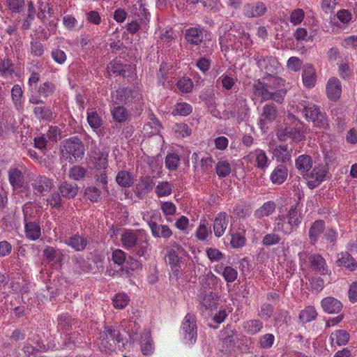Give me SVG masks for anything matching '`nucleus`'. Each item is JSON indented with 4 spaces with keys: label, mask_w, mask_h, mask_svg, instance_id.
<instances>
[{
    "label": "nucleus",
    "mask_w": 357,
    "mask_h": 357,
    "mask_svg": "<svg viewBox=\"0 0 357 357\" xmlns=\"http://www.w3.org/2000/svg\"><path fill=\"white\" fill-rule=\"evenodd\" d=\"M45 260L53 265L60 264L63 260V253L61 250L52 247H47L43 251Z\"/></svg>",
    "instance_id": "26"
},
{
    "label": "nucleus",
    "mask_w": 357,
    "mask_h": 357,
    "mask_svg": "<svg viewBox=\"0 0 357 357\" xmlns=\"http://www.w3.org/2000/svg\"><path fill=\"white\" fill-rule=\"evenodd\" d=\"M267 11L266 4L261 1L247 3L243 7V13L248 17H259Z\"/></svg>",
    "instance_id": "14"
},
{
    "label": "nucleus",
    "mask_w": 357,
    "mask_h": 357,
    "mask_svg": "<svg viewBox=\"0 0 357 357\" xmlns=\"http://www.w3.org/2000/svg\"><path fill=\"white\" fill-rule=\"evenodd\" d=\"M174 130L178 136L185 137L190 136L191 130L185 123H177L174 126Z\"/></svg>",
    "instance_id": "64"
},
{
    "label": "nucleus",
    "mask_w": 357,
    "mask_h": 357,
    "mask_svg": "<svg viewBox=\"0 0 357 357\" xmlns=\"http://www.w3.org/2000/svg\"><path fill=\"white\" fill-rule=\"evenodd\" d=\"M172 185L167 181L159 182L156 186L155 192L158 197H167L172 192Z\"/></svg>",
    "instance_id": "44"
},
{
    "label": "nucleus",
    "mask_w": 357,
    "mask_h": 357,
    "mask_svg": "<svg viewBox=\"0 0 357 357\" xmlns=\"http://www.w3.org/2000/svg\"><path fill=\"white\" fill-rule=\"evenodd\" d=\"M30 182L33 194L36 195H45L51 190L53 185L50 179L39 175H33Z\"/></svg>",
    "instance_id": "7"
},
{
    "label": "nucleus",
    "mask_w": 357,
    "mask_h": 357,
    "mask_svg": "<svg viewBox=\"0 0 357 357\" xmlns=\"http://www.w3.org/2000/svg\"><path fill=\"white\" fill-rule=\"evenodd\" d=\"M287 169L284 165L278 166L271 174V180L275 184H282L287 178Z\"/></svg>",
    "instance_id": "33"
},
{
    "label": "nucleus",
    "mask_w": 357,
    "mask_h": 357,
    "mask_svg": "<svg viewBox=\"0 0 357 357\" xmlns=\"http://www.w3.org/2000/svg\"><path fill=\"white\" fill-rule=\"evenodd\" d=\"M284 81L282 79L273 76L270 77L269 82L267 83V86L270 91L275 90V91H278L279 89H282L286 92V91L282 88L284 86Z\"/></svg>",
    "instance_id": "59"
},
{
    "label": "nucleus",
    "mask_w": 357,
    "mask_h": 357,
    "mask_svg": "<svg viewBox=\"0 0 357 357\" xmlns=\"http://www.w3.org/2000/svg\"><path fill=\"white\" fill-rule=\"evenodd\" d=\"M275 208L276 204L274 202H266L255 211L254 215L256 218L259 219L269 216L275 211Z\"/></svg>",
    "instance_id": "31"
},
{
    "label": "nucleus",
    "mask_w": 357,
    "mask_h": 357,
    "mask_svg": "<svg viewBox=\"0 0 357 357\" xmlns=\"http://www.w3.org/2000/svg\"><path fill=\"white\" fill-rule=\"evenodd\" d=\"M87 121L91 128L93 130L99 128L102 123V118L94 109H88Z\"/></svg>",
    "instance_id": "43"
},
{
    "label": "nucleus",
    "mask_w": 357,
    "mask_h": 357,
    "mask_svg": "<svg viewBox=\"0 0 357 357\" xmlns=\"http://www.w3.org/2000/svg\"><path fill=\"white\" fill-rule=\"evenodd\" d=\"M120 341L121 338L119 333L112 326H106L105 330L99 333L97 344L101 351L107 352L113 349L116 342Z\"/></svg>",
    "instance_id": "2"
},
{
    "label": "nucleus",
    "mask_w": 357,
    "mask_h": 357,
    "mask_svg": "<svg viewBox=\"0 0 357 357\" xmlns=\"http://www.w3.org/2000/svg\"><path fill=\"white\" fill-rule=\"evenodd\" d=\"M215 170L219 177H227L231 172V166L229 161L225 160H219L215 165Z\"/></svg>",
    "instance_id": "42"
},
{
    "label": "nucleus",
    "mask_w": 357,
    "mask_h": 357,
    "mask_svg": "<svg viewBox=\"0 0 357 357\" xmlns=\"http://www.w3.org/2000/svg\"><path fill=\"white\" fill-rule=\"evenodd\" d=\"M160 209L162 210L163 215L166 217L167 221L171 222L172 220L169 216L174 215L176 213V206L175 204L171 202H161Z\"/></svg>",
    "instance_id": "48"
},
{
    "label": "nucleus",
    "mask_w": 357,
    "mask_h": 357,
    "mask_svg": "<svg viewBox=\"0 0 357 357\" xmlns=\"http://www.w3.org/2000/svg\"><path fill=\"white\" fill-rule=\"evenodd\" d=\"M209 229L205 222H201L195 231V236L199 241H205L209 234Z\"/></svg>",
    "instance_id": "62"
},
{
    "label": "nucleus",
    "mask_w": 357,
    "mask_h": 357,
    "mask_svg": "<svg viewBox=\"0 0 357 357\" xmlns=\"http://www.w3.org/2000/svg\"><path fill=\"white\" fill-rule=\"evenodd\" d=\"M202 306L206 310H213L217 307L218 296L213 292L206 293L199 296Z\"/></svg>",
    "instance_id": "28"
},
{
    "label": "nucleus",
    "mask_w": 357,
    "mask_h": 357,
    "mask_svg": "<svg viewBox=\"0 0 357 357\" xmlns=\"http://www.w3.org/2000/svg\"><path fill=\"white\" fill-rule=\"evenodd\" d=\"M134 98L131 89L125 87H119L116 91L112 93L111 96L112 100L116 104L126 103Z\"/></svg>",
    "instance_id": "18"
},
{
    "label": "nucleus",
    "mask_w": 357,
    "mask_h": 357,
    "mask_svg": "<svg viewBox=\"0 0 357 357\" xmlns=\"http://www.w3.org/2000/svg\"><path fill=\"white\" fill-rule=\"evenodd\" d=\"M278 116V110L273 104H266L263 107L262 113L259 120L260 128L265 132L268 124L273 123Z\"/></svg>",
    "instance_id": "9"
},
{
    "label": "nucleus",
    "mask_w": 357,
    "mask_h": 357,
    "mask_svg": "<svg viewBox=\"0 0 357 357\" xmlns=\"http://www.w3.org/2000/svg\"><path fill=\"white\" fill-rule=\"evenodd\" d=\"M93 164L97 169H105L108 166V154L96 151L93 155Z\"/></svg>",
    "instance_id": "35"
},
{
    "label": "nucleus",
    "mask_w": 357,
    "mask_h": 357,
    "mask_svg": "<svg viewBox=\"0 0 357 357\" xmlns=\"http://www.w3.org/2000/svg\"><path fill=\"white\" fill-rule=\"evenodd\" d=\"M222 275L227 282H232L236 280L238 272L231 266H226L224 268Z\"/></svg>",
    "instance_id": "61"
},
{
    "label": "nucleus",
    "mask_w": 357,
    "mask_h": 357,
    "mask_svg": "<svg viewBox=\"0 0 357 357\" xmlns=\"http://www.w3.org/2000/svg\"><path fill=\"white\" fill-rule=\"evenodd\" d=\"M305 18V12L302 8L293 10L289 15V22L294 26L299 25Z\"/></svg>",
    "instance_id": "49"
},
{
    "label": "nucleus",
    "mask_w": 357,
    "mask_h": 357,
    "mask_svg": "<svg viewBox=\"0 0 357 357\" xmlns=\"http://www.w3.org/2000/svg\"><path fill=\"white\" fill-rule=\"evenodd\" d=\"M325 229V222L323 220H319L314 221L311 225L308 232L310 242L314 244L324 233Z\"/></svg>",
    "instance_id": "24"
},
{
    "label": "nucleus",
    "mask_w": 357,
    "mask_h": 357,
    "mask_svg": "<svg viewBox=\"0 0 357 357\" xmlns=\"http://www.w3.org/2000/svg\"><path fill=\"white\" fill-rule=\"evenodd\" d=\"M56 90V86L52 82H46L40 85L38 92L41 96L48 97Z\"/></svg>",
    "instance_id": "58"
},
{
    "label": "nucleus",
    "mask_w": 357,
    "mask_h": 357,
    "mask_svg": "<svg viewBox=\"0 0 357 357\" xmlns=\"http://www.w3.org/2000/svg\"><path fill=\"white\" fill-rule=\"evenodd\" d=\"M312 165V160L309 155H301L296 160V166L302 174L307 172Z\"/></svg>",
    "instance_id": "39"
},
{
    "label": "nucleus",
    "mask_w": 357,
    "mask_h": 357,
    "mask_svg": "<svg viewBox=\"0 0 357 357\" xmlns=\"http://www.w3.org/2000/svg\"><path fill=\"white\" fill-rule=\"evenodd\" d=\"M148 225L154 237L169 238L172 235V231L167 225H159L152 221H149Z\"/></svg>",
    "instance_id": "21"
},
{
    "label": "nucleus",
    "mask_w": 357,
    "mask_h": 357,
    "mask_svg": "<svg viewBox=\"0 0 357 357\" xmlns=\"http://www.w3.org/2000/svg\"><path fill=\"white\" fill-rule=\"evenodd\" d=\"M112 114L114 119L117 122H123L128 119V112L126 109L121 106L114 107L112 110Z\"/></svg>",
    "instance_id": "52"
},
{
    "label": "nucleus",
    "mask_w": 357,
    "mask_h": 357,
    "mask_svg": "<svg viewBox=\"0 0 357 357\" xmlns=\"http://www.w3.org/2000/svg\"><path fill=\"white\" fill-rule=\"evenodd\" d=\"M134 176L128 171H119L116 176V183L121 187L129 188L134 183Z\"/></svg>",
    "instance_id": "32"
},
{
    "label": "nucleus",
    "mask_w": 357,
    "mask_h": 357,
    "mask_svg": "<svg viewBox=\"0 0 357 357\" xmlns=\"http://www.w3.org/2000/svg\"><path fill=\"white\" fill-rule=\"evenodd\" d=\"M255 59L261 70L268 73H275L279 67V62L273 56H264L258 52L255 54Z\"/></svg>",
    "instance_id": "12"
},
{
    "label": "nucleus",
    "mask_w": 357,
    "mask_h": 357,
    "mask_svg": "<svg viewBox=\"0 0 357 357\" xmlns=\"http://www.w3.org/2000/svg\"><path fill=\"white\" fill-rule=\"evenodd\" d=\"M86 169L80 166H74L69 171V177L73 180H81L84 178Z\"/></svg>",
    "instance_id": "57"
},
{
    "label": "nucleus",
    "mask_w": 357,
    "mask_h": 357,
    "mask_svg": "<svg viewBox=\"0 0 357 357\" xmlns=\"http://www.w3.org/2000/svg\"><path fill=\"white\" fill-rule=\"evenodd\" d=\"M8 178L11 185L14 188H19L22 186L24 178L22 172L17 168H13L8 171Z\"/></svg>",
    "instance_id": "34"
},
{
    "label": "nucleus",
    "mask_w": 357,
    "mask_h": 357,
    "mask_svg": "<svg viewBox=\"0 0 357 357\" xmlns=\"http://www.w3.org/2000/svg\"><path fill=\"white\" fill-rule=\"evenodd\" d=\"M34 114L38 119L51 120L53 118V113L51 109L46 107H36L34 108Z\"/></svg>",
    "instance_id": "54"
},
{
    "label": "nucleus",
    "mask_w": 357,
    "mask_h": 357,
    "mask_svg": "<svg viewBox=\"0 0 357 357\" xmlns=\"http://www.w3.org/2000/svg\"><path fill=\"white\" fill-rule=\"evenodd\" d=\"M145 234L142 230L126 231L121 238L123 246L128 250L135 248L139 241L144 238Z\"/></svg>",
    "instance_id": "10"
},
{
    "label": "nucleus",
    "mask_w": 357,
    "mask_h": 357,
    "mask_svg": "<svg viewBox=\"0 0 357 357\" xmlns=\"http://www.w3.org/2000/svg\"><path fill=\"white\" fill-rule=\"evenodd\" d=\"M155 183L151 176L142 178L136 186V190L139 195H144L151 192Z\"/></svg>",
    "instance_id": "30"
},
{
    "label": "nucleus",
    "mask_w": 357,
    "mask_h": 357,
    "mask_svg": "<svg viewBox=\"0 0 357 357\" xmlns=\"http://www.w3.org/2000/svg\"><path fill=\"white\" fill-rule=\"evenodd\" d=\"M185 36L188 43L195 45L202 43L204 38L202 30L196 27L187 29Z\"/></svg>",
    "instance_id": "29"
},
{
    "label": "nucleus",
    "mask_w": 357,
    "mask_h": 357,
    "mask_svg": "<svg viewBox=\"0 0 357 357\" xmlns=\"http://www.w3.org/2000/svg\"><path fill=\"white\" fill-rule=\"evenodd\" d=\"M217 82L220 83L222 88L227 91L231 89L235 84L234 79L226 74L222 75L217 80Z\"/></svg>",
    "instance_id": "60"
},
{
    "label": "nucleus",
    "mask_w": 357,
    "mask_h": 357,
    "mask_svg": "<svg viewBox=\"0 0 357 357\" xmlns=\"http://www.w3.org/2000/svg\"><path fill=\"white\" fill-rule=\"evenodd\" d=\"M40 213V208L32 202H26L23 206L24 222L36 221Z\"/></svg>",
    "instance_id": "25"
},
{
    "label": "nucleus",
    "mask_w": 357,
    "mask_h": 357,
    "mask_svg": "<svg viewBox=\"0 0 357 357\" xmlns=\"http://www.w3.org/2000/svg\"><path fill=\"white\" fill-rule=\"evenodd\" d=\"M304 114L306 119L313 122L315 126L327 129L328 123L324 114L320 112L319 108L313 104H308L304 107Z\"/></svg>",
    "instance_id": "5"
},
{
    "label": "nucleus",
    "mask_w": 357,
    "mask_h": 357,
    "mask_svg": "<svg viewBox=\"0 0 357 357\" xmlns=\"http://www.w3.org/2000/svg\"><path fill=\"white\" fill-rule=\"evenodd\" d=\"M326 93L328 98L335 101L338 100L342 93V85L337 77H331L326 84Z\"/></svg>",
    "instance_id": "16"
},
{
    "label": "nucleus",
    "mask_w": 357,
    "mask_h": 357,
    "mask_svg": "<svg viewBox=\"0 0 357 357\" xmlns=\"http://www.w3.org/2000/svg\"><path fill=\"white\" fill-rule=\"evenodd\" d=\"M181 331L183 338L188 344H193L197 338V323L195 316L192 314H187L184 317Z\"/></svg>",
    "instance_id": "4"
},
{
    "label": "nucleus",
    "mask_w": 357,
    "mask_h": 357,
    "mask_svg": "<svg viewBox=\"0 0 357 357\" xmlns=\"http://www.w3.org/2000/svg\"><path fill=\"white\" fill-rule=\"evenodd\" d=\"M262 327L263 324L259 320H249L243 324L245 331L251 335H255L259 333Z\"/></svg>",
    "instance_id": "46"
},
{
    "label": "nucleus",
    "mask_w": 357,
    "mask_h": 357,
    "mask_svg": "<svg viewBox=\"0 0 357 357\" xmlns=\"http://www.w3.org/2000/svg\"><path fill=\"white\" fill-rule=\"evenodd\" d=\"M349 334L344 330L335 331L330 335V341L332 345H345L349 342Z\"/></svg>",
    "instance_id": "27"
},
{
    "label": "nucleus",
    "mask_w": 357,
    "mask_h": 357,
    "mask_svg": "<svg viewBox=\"0 0 357 357\" xmlns=\"http://www.w3.org/2000/svg\"><path fill=\"white\" fill-rule=\"evenodd\" d=\"M328 169L324 165L315 166L312 172L307 175L308 186L314 188L318 186L325 178Z\"/></svg>",
    "instance_id": "11"
},
{
    "label": "nucleus",
    "mask_w": 357,
    "mask_h": 357,
    "mask_svg": "<svg viewBox=\"0 0 357 357\" xmlns=\"http://www.w3.org/2000/svg\"><path fill=\"white\" fill-rule=\"evenodd\" d=\"M287 121H292L294 127H290V139L296 142H301L305 139L306 128L298 119L292 114H289Z\"/></svg>",
    "instance_id": "13"
},
{
    "label": "nucleus",
    "mask_w": 357,
    "mask_h": 357,
    "mask_svg": "<svg viewBox=\"0 0 357 357\" xmlns=\"http://www.w3.org/2000/svg\"><path fill=\"white\" fill-rule=\"evenodd\" d=\"M180 163V158L176 153H169L166 156L165 166L169 170H176Z\"/></svg>",
    "instance_id": "51"
},
{
    "label": "nucleus",
    "mask_w": 357,
    "mask_h": 357,
    "mask_svg": "<svg viewBox=\"0 0 357 357\" xmlns=\"http://www.w3.org/2000/svg\"><path fill=\"white\" fill-rule=\"evenodd\" d=\"M24 222V234L26 238L31 241L38 240L41 236V228L36 221Z\"/></svg>",
    "instance_id": "22"
},
{
    "label": "nucleus",
    "mask_w": 357,
    "mask_h": 357,
    "mask_svg": "<svg viewBox=\"0 0 357 357\" xmlns=\"http://www.w3.org/2000/svg\"><path fill=\"white\" fill-rule=\"evenodd\" d=\"M63 148L67 153L72 155L76 160L81 158L84 153V146L77 138L66 141Z\"/></svg>",
    "instance_id": "15"
},
{
    "label": "nucleus",
    "mask_w": 357,
    "mask_h": 357,
    "mask_svg": "<svg viewBox=\"0 0 357 357\" xmlns=\"http://www.w3.org/2000/svg\"><path fill=\"white\" fill-rule=\"evenodd\" d=\"M303 220L302 213L298 204L291 206L287 213L279 214L274 219L273 231L284 235L291 234L300 225Z\"/></svg>",
    "instance_id": "1"
},
{
    "label": "nucleus",
    "mask_w": 357,
    "mask_h": 357,
    "mask_svg": "<svg viewBox=\"0 0 357 357\" xmlns=\"http://www.w3.org/2000/svg\"><path fill=\"white\" fill-rule=\"evenodd\" d=\"M66 243L76 251H82L86 248L87 241L83 236L76 234L66 240Z\"/></svg>",
    "instance_id": "36"
},
{
    "label": "nucleus",
    "mask_w": 357,
    "mask_h": 357,
    "mask_svg": "<svg viewBox=\"0 0 357 357\" xmlns=\"http://www.w3.org/2000/svg\"><path fill=\"white\" fill-rule=\"evenodd\" d=\"M311 266L313 268L319 271L322 275L329 273V271L326 267V262L324 259L320 255H312L310 258Z\"/></svg>",
    "instance_id": "38"
},
{
    "label": "nucleus",
    "mask_w": 357,
    "mask_h": 357,
    "mask_svg": "<svg viewBox=\"0 0 357 357\" xmlns=\"http://www.w3.org/2000/svg\"><path fill=\"white\" fill-rule=\"evenodd\" d=\"M317 316V313L312 306H307L303 310L300 314L299 318L303 323L310 322L314 320Z\"/></svg>",
    "instance_id": "47"
},
{
    "label": "nucleus",
    "mask_w": 357,
    "mask_h": 357,
    "mask_svg": "<svg viewBox=\"0 0 357 357\" xmlns=\"http://www.w3.org/2000/svg\"><path fill=\"white\" fill-rule=\"evenodd\" d=\"M248 110L246 100L241 98H238L232 106L231 114L232 116L236 117L238 121H242L246 117Z\"/></svg>",
    "instance_id": "17"
},
{
    "label": "nucleus",
    "mask_w": 357,
    "mask_h": 357,
    "mask_svg": "<svg viewBox=\"0 0 357 357\" xmlns=\"http://www.w3.org/2000/svg\"><path fill=\"white\" fill-rule=\"evenodd\" d=\"M229 217L225 213H218L213 222V231L215 236H222L228 225Z\"/></svg>",
    "instance_id": "20"
},
{
    "label": "nucleus",
    "mask_w": 357,
    "mask_h": 357,
    "mask_svg": "<svg viewBox=\"0 0 357 357\" xmlns=\"http://www.w3.org/2000/svg\"><path fill=\"white\" fill-rule=\"evenodd\" d=\"M192 112V107L190 104L186 102H179L177 103L172 114L174 116L181 115V116H187L190 114Z\"/></svg>",
    "instance_id": "50"
},
{
    "label": "nucleus",
    "mask_w": 357,
    "mask_h": 357,
    "mask_svg": "<svg viewBox=\"0 0 357 357\" xmlns=\"http://www.w3.org/2000/svg\"><path fill=\"white\" fill-rule=\"evenodd\" d=\"M337 262L340 266H344L351 271L357 269V262L348 252L338 255Z\"/></svg>",
    "instance_id": "37"
},
{
    "label": "nucleus",
    "mask_w": 357,
    "mask_h": 357,
    "mask_svg": "<svg viewBox=\"0 0 357 357\" xmlns=\"http://www.w3.org/2000/svg\"><path fill=\"white\" fill-rule=\"evenodd\" d=\"M182 252L183 248L175 242L167 249L165 261L171 266L172 270L174 272H178L180 270L181 258L179 257V255Z\"/></svg>",
    "instance_id": "6"
},
{
    "label": "nucleus",
    "mask_w": 357,
    "mask_h": 357,
    "mask_svg": "<svg viewBox=\"0 0 357 357\" xmlns=\"http://www.w3.org/2000/svg\"><path fill=\"white\" fill-rule=\"evenodd\" d=\"M253 92L264 100H273L277 102H282L285 95V91L282 89L278 91H270L267 84H264L259 80L253 84Z\"/></svg>",
    "instance_id": "3"
},
{
    "label": "nucleus",
    "mask_w": 357,
    "mask_h": 357,
    "mask_svg": "<svg viewBox=\"0 0 357 357\" xmlns=\"http://www.w3.org/2000/svg\"><path fill=\"white\" fill-rule=\"evenodd\" d=\"M245 162L255 161V166L261 170L267 169L271 163L266 152L260 149H257L244 157Z\"/></svg>",
    "instance_id": "8"
},
{
    "label": "nucleus",
    "mask_w": 357,
    "mask_h": 357,
    "mask_svg": "<svg viewBox=\"0 0 357 357\" xmlns=\"http://www.w3.org/2000/svg\"><path fill=\"white\" fill-rule=\"evenodd\" d=\"M220 339L227 347H230L235 345L236 335L234 332L231 329H226L222 332Z\"/></svg>",
    "instance_id": "53"
},
{
    "label": "nucleus",
    "mask_w": 357,
    "mask_h": 357,
    "mask_svg": "<svg viewBox=\"0 0 357 357\" xmlns=\"http://www.w3.org/2000/svg\"><path fill=\"white\" fill-rule=\"evenodd\" d=\"M61 195L66 198H73L77 193V186L68 182H63L59 185Z\"/></svg>",
    "instance_id": "40"
},
{
    "label": "nucleus",
    "mask_w": 357,
    "mask_h": 357,
    "mask_svg": "<svg viewBox=\"0 0 357 357\" xmlns=\"http://www.w3.org/2000/svg\"><path fill=\"white\" fill-rule=\"evenodd\" d=\"M321 305L324 311L328 314L339 313L342 309V303L331 296L322 299Z\"/></svg>",
    "instance_id": "19"
},
{
    "label": "nucleus",
    "mask_w": 357,
    "mask_h": 357,
    "mask_svg": "<svg viewBox=\"0 0 357 357\" xmlns=\"http://www.w3.org/2000/svg\"><path fill=\"white\" fill-rule=\"evenodd\" d=\"M273 155L278 161L286 162L290 159V151L287 146H278L273 151Z\"/></svg>",
    "instance_id": "45"
},
{
    "label": "nucleus",
    "mask_w": 357,
    "mask_h": 357,
    "mask_svg": "<svg viewBox=\"0 0 357 357\" xmlns=\"http://www.w3.org/2000/svg\"><path fill=\"white\" fill-rule=\"evenodd\" d=\"M194 84L192 80L188 77H182L177 82L178 89L183 93H190L193 89Z\"/></svg>",
    "instance_id": "55"
},
{
    "label": "nucleus",
    "mask_w": 357,
    "mask_h": 357,
    "mask_svg": "<svg viewBox=\"0 0 357 357\" xmlns=\"http://www.w3.org/2000/svg\"><path fill=\"white\" fill-rule=\"evenodd\" d=\"M130 301V297L127 294L121 292L115 294L113 297L112 304L116 309L121 310L125 308L129 304Z\"/></svg>",
    "instance_id": "41"
},
{
    "label": "nucleus",
    "mask_w": 357,
    "mask_h": 357,
    "mask_svg": "<svg viewBox=\"0 0 357 357\" xmlns=\"http://www.w3.org/2000/svg\"><path fill=\"white\" fill-rule=\"evenodd\" d=\"M206 252L211 262H219L224 259V255L217 248H208Z\"/></svg>",
    "instance_id": "56"
},
{
    "label": "nucleus",
    "mask_w": 357,
    "mask_h": 357,
    "mask_svg": "<svg viewBox=\"0 0 357 357\" xmlns=\"http://www.w3.org/2000/svg\"><path fill=\"white\" fill-rule=\"evenodd\" d=\"M275 341V337L273 334L267 333L261 335L259 340V344L264 349H269L272 347Z\"/></svg>",
    "instance_id": "63"
},
{
    "label": "nucleus",
    "mask_w": 357,
    "mask_h": 357,
    "mask_svg": "<svg viewBox=\"0 0 357 357\" xmlns=\"http://www.w3.org/2000/svg\"><path fill=\"white\" fill-rule=\"evenodd\" d=\"M302 78L303 84L306 87L312 88L315 85L317 75L314 68L311 64L304 66Z\"/></svg>",
    "instance_id": "23"
}]
</instances>
